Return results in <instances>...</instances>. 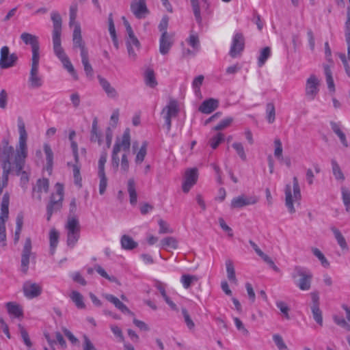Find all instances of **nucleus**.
<instances>
[{
	"mask_svg": "<svg viewBox=\"0 0 350 350\" xmlns=\"http://www.w3.org/2000/svg\"><path fill=\"white\" fill-rule=\"evenodd\" d=\"M18 128L19 133L18 143L16 148V152L14 153L12 166H14L16 174H21V183L26 184L29 178L27 174L23 171L25 166V159L27 157V133L25 129V123L21 118L18 119Z\"/></svg>",
	"mask_w": 350,
	"mask_h": 350,
	"instance_id": "obj_1",
	"label": "nucleus"
},
{
	"mask_svg": "<svg viewBox=\"0 0 350 350\" xmlns=\"http://www.w3.org/2000/svg\"><path fill=\"white\" fill-rule=\"evenodd\" d=\"M14 153V149L9 145L7 139L2 141V146L0 147V163L3 169L2 183L3 188L8 185V176L12 169V159Z\"/></svg>",
	"mask_w": 350,
	"mask_h": 350,
	"instance_id": "obj_2",
	"label": "nucleus"
},
{
	"mask_svg": "<svg viewBox=\"0 0 350 350\" xmlns=\"http://www.w3.org/2000/svg\"><path fill=\"white\" fill-rule=\"evenodd\" d=\"M14 153V149L9 145L7 139L2 141V146L0 147V163L3 169L2 183L3 188L8 185V176L12 169V159Z\"/></svg>",
	"mask_w": 350,
	"mask_h": 350,
	"instance_id": "obj_3",
	"label": "nucleus"
},
{
	"mask_svg": "<svg viewBox=\"0 0 350 350\" xmlns=\"http://www.w3.org/2000/svg\"><path fill=\"white\" fill-rule=\"evenodd\" d=\"M284 193L285 205L290 213H294L295 212L294 203H299L301 198L300 187L296 176L293 178V187L289 184L286 185Z\"/></svg>",
	"mask_w": 350,
	"mask_h": 350,
	"instance_id": "obj_4",
	"label": "nucleus"
},
{
	"mask_svg": "<svg viewBox=\"0 0 350 350\" xmlns=\"http://www.w3.org/2000/svg\"><path fill=\"white\" fill-rule=\"evenodd\" d=\"M295 284L301 291H308L311 287L312 273L306 268L295 266L291 273Z\"/></svg>",
	"mask_w": 350,
	"mask_h": 350,
	"instance_id": "obj_5",
	"label": "nucleus"
},
{
	"mask_svg": "<svg viewBox=\"0 0 350 350\" xmlns=\"http://www.w3.org/2000/svg\"><path fill=\"white\" fill-rule=\"evenodd\" d=\"M131 146V137L130 131L126 129L122 137V139H118L113 146L111 154V165L112 167L116 171L120 165V158L118 154L121 149L124 151L129 150Z\"/></svg>",
	"mask_w": 350,
	"mask_h": 350,
	"instance_id": "obj_6",
	"label": "nucleus"
},
{
	"mask_svg": "<svg viewBox=\"0 0 350 350\" xmlns=\"http://www.w3.org/2000/svg\"><path fill=\"white\" fill-rule=\"evenodd\" d=\"M53 51L55 55L61 61L65 69L75 79H77V74L70 62L69 58L66 55L64 49L62 47L61 36L52 37Z\"/></svg>",
	"mask_w": 350,
	"mask_h": 350,
	"instance_id": "obj_7",
	"label": "nucleus"
},
{
	"mask_svg": "<svg viewBox=\"0 0 350 350\" xmlns=\"http://www.w3.org/2000/svg\"><path fill=\"white\" fill-rule=\"evenodd\" d=\"M9 204L10 195L8 193H5L1 202L0 245L1 247H5L7 245L5 222L9 217Z\"/></svg>",
	"mask_w": 350,
	"mask_h": 350,
	"instance_id": "obj_8",
	"label": "nucleus"
},
{
	"mask_svg": "<svg viewBox=\"0 0 350 350\" xmlns=\"http://www.w3.org/2000/svg\"><path fill=\"white\" fill-rule=\"evenodd\" d=\"M55 187L56 192L55 193H53L51 195L50 202L46 206L47 221L51 219L53 213L60 210L62 206V201L64 198V186L62 184L57 183Z\"/></svg>",
	"mask_w": 350,
	"mask_h": 350,
	"instance_id": "obj_9",
	"label": "nucleus"
},
{
	"mask_svg": "<svg viewBox=\"0 0 350 350\" xmlns=\"http://www.w3.org/2000/svg\"><path fill=\"white\" fill-rule=\"evenodd\" d=\"M67 230V244L73 247L80 236V226L76 216H68L66 225Z\"/></svg>",
	"mask_w": 350,
	"mask_h": 350,
	"instance_id": "obj_10",
	"label": "nucleus"
},
{
	"mask_svg": "<svg viewBox=\"0 0 350 350\" xmlns=\"http://www.w3.org/2000/svg\"><path fill=\"white\" fill-rule=\"evenodd\" d=\"M179 111L178 103L175 100H171L168 104L163 109L162 115L165 120V124L167 132H170L172 126V118H175Z\"/></svg>",
	"mask_w": 350,
	"mask_h": 350,
	"instance_id": "obj_11",
	"label": "nucleus"
},
{
	"mask_svg": "<svg viewBox=\"0 0 350 350\" xmlns=\"http://www.w3.org/2000/svg\"><path fill=\"white\" fill-rule=\"evenodd\" d=\"M39 62L40 59H31L29 77V83L31 88H39L43 85L42 77L39 75Z\"/></svg>",
	"mask_w": 350,
	"mask_h": 350,
	"instance_id": "obj_12",
	"label": "nucleus"
},
{
	"mask_svg": "<svg viewBox=\"0 0 350 350\" xmlns=\"http://www.w3.org/2000/svg\"><path fill=\"white\" fill-rule=\"evenodd\" d=\"M22 41L30 45L32 52L31 59H40V44L38 37L29 33L24 32L20 36Z\"/></svg>",
	"mask_w": 350,
	"mask_h": 350,
	"instance_id": "obj_13",
	"label": "nucleus"
},
{
	"mask_svg": "<svg viewBox=\"0 0 350 350\" xmlns=\"http://www.w3.org/2000/svg\"><path fill=\"white\" fill-rule=\"evenodd\" d=\"M18 60L16 53L10 54L9 47L4 46L0 51V68L7 69L13 67Z\"/></svg>",
	"mask_w": 350,
	"mask_h": 350,
	"instance_id": "obj_14",
	"label": "nucleus"
},
{
	"mask_svg": "<svg viewBox=\"0 0 350 350\" xmlns=\"http://www.w3.org/2000/svg\"><path fill=\"white\" fill-rule=\"evenodd\" d=\"M131 11L138 19L145 18L150 12L146 0H133L131 3Z\"/></svg>",
	"mask_w": 350,
	"mask_h": 350,
	"instance_id": "obj_15",
	"label": "nucleus"
},
{
	"mask_svg": "<svg viewBox=\"0 0 350 350\" xmlns=\"http://www.w3.org/2000/svg\"><path fill=\"white\" fill-rule=\"evenodd\" d=\"M244 38L241 33L237 32L234 33L232 44L230 46L229 54L232 57H236L244 49Z\"/></svg>",
	"mask_w": 350,
	"mask_h": 350,
	"instance_id": "obj_16",
	"label": "nucleus"
},
{
	"mask_svg": "<svg viewBox=\"0 0 350 350\" xmlns=\"http://www.w3.org/2000/svg\"><path fill=\"white\" fill-rule=\"evenodd\" d=\"M126 46L129 59L135 61L141 46L139 40L135 36L127 37Z\"/></svg>",
	"mask_w": 350,
	"mask_h": 350,
	"instance_id": "obj_17",
	"label": "nucleus"
},
{
	"mask_svg": "<svg viewBox=\"0 0 350 350\" xmlns=\"http://www.w3.org/2000/svg\"><path fill=\"white\" fill-rule=\"evenodd\" d=\"M258 200V198L254 196H247L243 194L234 198L231 201L230 206L232 208H241L245 206L254 204Z\"/></svg>",
	"mask_w": 350,
	"mask_h": 350,
	"instance_id": "obj_18",
	"label": "nucleus"
},
{
	"mask_svg": "<svg viewBox=\"0 0 350 350\" xmlns=\"http://www.w3.org/2000/svg\"><path fill=\"white\" fill-rule=\"evenodd\" d=\"M319 80L314 75H311L306 81V95L310 100H313L318 94Z\"/></svg>",
	"mask_w": 350,
	"mask_h": 350,
	"instance_id": "obj_19",
	"label": "nucleus"
},
{
	"mask_svg": "<svg viewBox=\"0 0 350 350\" xmlns=\"http://www.w3.org/2000/svg\"><path fill=\"white\" fill-rule=\"evenodd\" d=\"M23 293L26 297L28 299H33L38 297L42 293V287L36 283H33L31 281H27L24 283Z\"/></svg>",
	"mask_w": 350,
	"mask_h": 350,
	"instance_id": "obj_20",
	"label": "nucleus"
},
{
	"mask_svg": "<svg viewBox=\"0 0 350 350\" xmlns=\"http://www.w3.org/2000/svg\"><path fill=\"white\" fill-rule=\"evenodd\" d=\"M73 46L74 48L79 47L81 50V56H83V54H88V49L85 46V43L83 42L81 37V26L79 23H76L74 30H73Z\"/></svg>",
	"mask_w": 350,
	"mask_h": 350,
	"instance_id": "obj_21",
	"label": "nucleus"
},
{
	"mask_svg": "<svg viewBox=\"0 0 350 350\" xmlns=\"http://www.w3.org/2000/svg\"><path fill=\"white\" fill-rule=\"evenodd\" d=\"M198 179V171L196 169H189L185 172V180L183 184V191L185 193L189 192L194 185Z\"/></svg>",
	"mask_w": 350,
	"mask_h": 350,
	"instance_id": "obj_22",
	"label": "nucleus"
},
{
	"mask_svg": "<svg viewBox=\"0 0 350 350\" xmlns=\"http://www.w3.org/2000/svg\"><path fill=\"white\" fill-rule=\"evenodd\" d=\"M97 79L98 80L100 85L107 94V97L110 98H118V93L117 90L111 85L108 80H107L105 78L103 77L100 75H98Z\"/></svg>",
	"mask_w": 350,
	"mask_h": 350,
	"instance_id": "obj_23",
	"label": "nucleus"
},
{
	"mask_svg": "<svg viewBox=\"0 0 350 350\" xmlns=\"http://www.w3.org/2000/svg\"><path fill=\"white\" fill-rule=\"evenodd\" d=\"M173 43V36L172 34L161 35L159 40V52L162 55L167 54Z\"/></svg>",
	"mask_w": 350,
	"mask_h": 350,
	"instance_id": "obj_24",
	"label": "nucleus"
},
{
	"mask_svg": "<svg viewBox=\"0 0 350 350\" xmlns=\"http://www.w3.org/2000/svg\"><path fill=\"white\" fill-rule=\"evenodd\" d=\"M103 297L109 302L113 304L115 307L124 314L133 315V313L129 309V308L123 304L118 297L111 294H105Z\"/></svg>",
	"mask_w": 350,
	"mask_h": 350,
	"instance_id": "obj_25",
	"label": "nucleus"
},
{
	"mask_svg": "<svg viewBox=\"0 0 350 350\" xmlns=\"http://www.w3.org/2000/svg\"><path fill=\"white\" fill-rule=\"evenodd\" d=\"M49 187V182L47 178L38 179L36 186L33 188V196L37 194L38 200H41V193L42 192L47 193Z\"/></svg>",
	"mask_w": 350,
	"mask_h": 350,
	"instance_id": "obj_26",
	"label": "nucleus"
},
{
	"mask_svg": "<svg viewBox=\"0 0 350 350\" xmlns=\"http://www.w3.org/2000/svg\"><path fill=\"white\" fill-rule=\"evenodd\" d=\"M51 20L53 21V33L52 37L61 36L62 34V18L57 12H52L51 14Z\"/></svg>",
	"mask_w": 350,
	"mask_h": 350,
	"instance_id": "obj_27",
	"label": "nucleus"
},
{
	"mask_svg": "<svg viewBox=\"0 0 350 350\" xmlns=\"http://www.w3.org/2000/svg\"><path fill=\"white\" fill-rule=\"evenodd\" d=\"M218 101L214 98H209L202 102L199 107V111L203 113L209 114L218 107Z\"/></svg>",
	"mask_w": 350,
	"mask_h": 350,
	"instance_id": "obj_28",
	"label": "nucleus"
},
{
	"mask_svg": "<svg viewBox=\"0 0 350 350\" xmlns=\"http://www.w3.org/2000/svg\"><path fill=\"white\" fill-rule=\"evenodd\" d=\"M127 191L129 195V200L131 205L135 206L137 202L136 184L133 178H130L127 181Z\"/></svg>",
	"mask_w": 350,
	"mask_h": 350,
	"instance_id": "obj_29",
	"label": "nucleus"
},
{
	"mask_svg": "<svg viewBox=\"0 0 350 350\" xmlns=\"http://www.w3.org/2000/svg\"><path fill=\"white\" fill-rule=\"evenodd\" d=\"M157 288L159 291L161 296L167 303V304L170 307V308L176 312L178 311V308L177 306L171 300V299L167 295L165 287L161 282H157L156 284Z\"/></svg>",
	"mask_w": 350,
	"mask_h": 350,
	"instance_id": "obj_30",
	"label": "nucleus"
},
{
	"mask_svg": "<svg viewBox=\"0 0 350 350\" xmlns=\"http://www.w3.org/2000/svg\"><path fill=\"white\" fill-rule=\"evenodd\" d=\"M43 148L44 152L46 155V170L51 173L52 171L53 164V152L49 144H44Z\"/></svg>",
	"mask_w": 350,
	"mask_h": 350,
	"instance_id": "obj_31",
	"label": "nucleus"
},
{
	"mask_svg": "<svg viewBox=\"0 0 350 350\" xmlns=\"http://www.w3.org/2000/svg\"><path fill=\"white\" fill-rule=\"evenodd\" d=\"M324 74L325 76L326 83L329 90L332 92H335V84L332 77V72L330 67L327 64L323 65Z\"/></svg>",
	"mask_w": 350,
	"mask_h": 350,
	"instance_id": "obj_32",
	"label": "nucleus"
},
{
	"mask_svg": "<svg viewBox=\"0 0 350 350\" xmlns=\"http://www.w3.org/2000/svg\"><path fill=\"white\" fill-rule=\"evenodd\" d=\"M120 243L122 247L126 250H133L138 245L137 242H135L131 237L126 234L121 237Z\"/></svg>",
	"mask_w": 350,
	"mask_h": 350,
	"instance_id": "obj_33",
	"label": "nucleus"
},
{
	"mask_svg": "<svg viewBox=\"0 0 350 350\" xmlns=\"http://www.w3.org/2000/svg\"><path fill=\"white\" fill-rule=\"evenodd\" d=\"M331 164L332 173L335 179L338 181L343 182L345 177L337 161L335 159H332L331 161Z\"/></svg>",
	"mask_w": 350,
	"mask_h": 350,
	"instance_id": "obj_34",
	"label": "nucleus"
},
{
	"mask_svg": "<svg viewBox=\"0 0 350 350\" xmlns=\"http://www.w3.org/2000/svg\"><path fill=\"white\" fill-rule=\"evenodd\" d=\"M59 237V232L55 228H52L49 232L50 251L51 254L55 253L58 244Z\"/></svg>",
	"mask_w": 350,
	"mask_h": 350,
	"instance_id": "obj_35",
	"label": "nucleus"
},
{
	"mask_svg": "<svg viewBox=\"0 0 350 350\" xmlns=\"http://www.w3.org/2000/svg\"><path fill=\"white\" fill-rule=\"evenodd\" d=\"M70 298L75 304L76 307L79 309H83L85 308V303L83 301V295L77 291H72L70 295Z\"/></svg>",
	"mask_w": 350,
	"mask_h": 350,
	"instance_id": "obj_36",
	"label": "nucleus"
},
{
	"mask_svg": "<svg viewBox=\"0 0 350 350\" xmlns=\"http://www.w3.org/2000/svg\"><path fill=\"white\" fill-rule=\"evenodd\" d=\"M198 280L199 278L196 275L183 274L180 278V282L185 288L188 289L191 285L196 283Z\"/></svg>",
	"mask_w": 350,
	"mask_h": 350,
	"instance_id": "obj_37",
	"label": "nucleus"
},
{
	"mask_svg": "<svg viewBox=\"0 0 350 350\" xmlns=\"http://www.w3.org/2000/svg\"><path fill=\"white\" fill-rule=\"evenodd\" d=\"M6 308L8 313L14 317L18 318L23 315L22 308L16 303L8 302L6 304Z\"/></svg>",
	"mask_w": 350,
	"mask_h": 350,
	"instance_id": "obj_38",
	"label": "nucleus"
},
{
	"mask_svg": "<svg viewBox=\"0 0 350 350\" xmlns=\"http://www.w3.org/2000/svg\"><path fill=\"white\" fill-rule=\"evenodd\" d=\"M90 140L93 142H97L99 145L101 144V135L98 131L97 120L96 118L93 120L92 122Z\"/></svg>",
	"mask_w": 350,
	"mask_h": 350,
	"instance_id": "obj_39",
	"label": "nucleus"
},
{
	"mask_svg": "<svg viewBox=\"0 0 350 350\" xmlns=\"http://www.w3.org/2000/svg\"><path fill=\"white\" fill-rule=\"evenodd\" d=\"M77 11H78V3L76 1H73L69 8V16H70V22L69 25L70 26H72L74 25L75 26V24L77 23L75 22V20L77 16Z\"/></svg>",
	"mask_w": 350,
	"mask_h": 350,
	"instance_id": "obj_40",
	"label": "nucleus"
},
{
	"mask_svg": "<svg viewBox=\"0 0 350 350\" xmlns=\"http://www.w3.org/2000/svg\"><path fill=\"white\" fill-rule=\"evenodd\" d=\"M161 247L164 249H167L168 247L176 249L178 247V242L175 238L169 237L161 240Z\"/></svg>",
	"mask_w": 350,
	"mask_h": 350,
	"instance_id": "obj_41",
	"label": "nucleus"
},
{
	"mask_svg": "<svg viewBox=\"0 0 350 350\" xmlns=\"http://www.w3.org/2000/svg\"><path fill=\"white\" fill-rule=\"evenodd\" d=\"M271 56V49L269 47L267 46L263 48L260 53V55L258 59V65L259 67H262L268 59V58Z\"/></svg>",
	"mask_w": 350,
	"mask_h": 350,
	"instance_id": "obj_42",
	"label": "nucleus"
},
{
	"mask_svg": "<svg viewBox=\"0 0 350 350\" xmlns=\"http://www.w3.org/2000/svg\"><path fill=\"white\" fill-rule=\"evenodd\" d=\"M226 272H227V276L230 281L232 282H236V276H235V271L233 265V262L230 259H228L226 261Z\"/></svg>",
	"mask_w": 350,
	"mask_h": 350,
	"instance_id": "obj_43",
	"label": "nucleus"
},
{
	"mask_svg": "<svg viewBox=\"0 0 350 350\" xmlns=\"http://www.w3.org/2000/svg\"><path fill=\"white\" fill-rule=\"evenodd\" d=\"M342 199L347 212H350V190L345 187H341Z\"/></svg>",
	"mask_w": 350,
	"mask_h": 350,
	"instance_id": "obj_44",
	"label": "nucleus"
},
{
	"mask_svg": "<svg viewBox=\"0 0 350 350\" xmlns=\"http://www.w3.org/2000/svg\"><path fill=\"white\" fill-rule=\"evenodd\" d=\"M181 312L183 317L184 319V322L185 323L187 328L189 330H193L195 328V323L191 319L188 310L185 308H183L181 309Z\"/></svg>",
	"mask_w": 350,
	"mask_h": 350,
	"instance_id": "obj_45",
	"label": "nucleus"
},
{
	"mask_svg": "<svg viewBox=\"0 0 350 350\" xmlns=\"http://www.w3.org/2000/svg\"><path fill=\"white\" fill-rule=\"evenodd\" d=\"M145 81L146 84L151 88H154L157 85V83L152 70L148 69L146 71Z\"/></svg>",
	"mask_w": 350,
	"mask_h": 350,
	"instance_id": "obj_46",
	"label": "nucleus"
},
{
	"mask_svg": "<svg viewBox=\"0 0 350 350\" xmlns=\"http://www.w3.org/2000/svg\"><path fill=\"white\" fill-rule=\"evenodd\" d=\"M332 232L334 234V237L337 241L338 244L340 246V247L342 249H347L348 247H347L346 240H345V237L342 236V234H341V232H340V230L335 228H333Z\"/></svg>",
	"mask_w": 350,
	"mask_h": 350,
	"instance_id": "obj_47",
	"label": "nucleus"
},
{
	"mask_svg": "<svg viewBox=\"0 0 350 350\" xmlns=\"http://www.w3.org/2000/svg\"><path fill=\"white\" fill-rule=\"evenodd\" d=\"M267 120L269 123H273L275 118V106L272 103H269L266 106Z\"/></svg>",
	"mask_w": 350,
	"mask_h": 350,
	"instance_id": "obj_48",
	"label": "nucleus"
},
{
	"mask_svg": "<svg viewBox=\"0 0 350 350\" xmlns=\"http://www.w3.org/2000/svg\"><path fill=\"white\" fill-rule=\"evenodd\" d=\"M311 311L312 313L314 320L317 322V323L321 326L323 325V317L322 312L320 310L319 306H312Z\"/></svg>",
	"mask_w": 350,
	"mask_h": 350,
	"instance_id": "obj_49",
	"label": "nucleus"
},
{
	"mask_svg": "<svg viewBox=\"0 0 350 350\" xmlns=\"http://www.w3.org/2000/svg\"><path fill=\"white\" fill-rule=\"evenodd\" d=\"M313 254L320 260L323 267L327 268L329 267V262L325 257L323 254L318 248H312Z\"/></svg>",
	"mask_w": 350,
	"mask_h": 350,
	"instance_id": "obj_50",
	"label": "nucleus"
},
{
	"mask_svg": "<svg viewBox=\"0 0 350 350\" xmlns=\"http://www.w3.org/2000/svg\"><path fill=\"white\" fill-rule=\"evenodd\" d=\"M19 332L21 336V338L25 343V345L30 348L32 346V342L29 338V334L25 329V328L21 324L18 325Z\"/></svg>",
	"mask_w": 350,
	"mask_h": 350,
	"instance_id": "obj_51",
	"label": "nucleus"
},
{
	"mask_svg": "<svg viewBox=\"0 0 350 350\" xmlns=\"http://www.w3.org/2000/svg\"><path fill=\"white\" fill-rule=\"evenodd\" d=\"M224 140V135L221 133H217L209 140V144L213 149H215Z\"/></svg>",
	"mask_w": 350,
	"mask_h": 350,
	"instance_id": "obj_52",
	"label": "nucleus"
},
{
	"mask_svg": "<svg viewBox=\"0 0 350 350\" xmlns=\"http://www.w3.org/2000/svg\"><path fill=\"white\" fill-rule=\"evenodd\" d=\"M187 42L193 49L195 52L199 51L200 44L198 36L197 35L191 34L187 39Z\"/></svg>",
	"mask_w": 350,
	"mask_h": 350,
	"instance_id": "obj_53",
	"label": "nucleus"
},
{
	"mask_svg": "<svg viewBox=\"0 0 350 350\" xmlns=\"http://www.w3.org/2000/svg\"><path fill=\"white\" fill-rule=\"evenodd\" d=\"M232 147L235 150L237 154L243 161H246L247 156L245 152L243 146L240 142H234L232 144Z\"/></svg>",
	"mask_w": 350,
	"mask_h": 350,
	"instance_id": "obj_54",
	"label": "nucleus"
},
{
	"mask_svg": "<svg viewBox=\"0 0 350 350\" xmlns=\"http://www.w3.org/2000/svg\"><path fill=\"white\" fill-rule=\"evenodd\" d=\"M81 57V62L84 67V70L88 76H92L93 73V69L89 62L88 54H83Z\"/></svg>",
	"mask_w": 350,
	"mask_h": 350,
	"instance_id": "obj_55",
	"label": "nucleus"
},
{
	"mask_svg": "<svg viewBox=\"0 0 350 350\" xmlns=\"http://www.w3.org/2000/svg\"><path fill=\"white\" fill-rule=\"evenodd\" d=\"M99 182V193L103 195L106 191L107 187V178L105 173H98Z\"/></svg>",
	"mask_w": 350,
	"mask_h": 350,
	"instance_id": "obj_56",
	"label": "nucleus"
},
{
	"mask_svg": "<svg viewBox=\"0 0 350 350\" xmlns=\"http://www.w3.org/2000/svg\"><path fill=\"white\" fill-rule=\"evenodd\" d=\"M72 172L75 183L81 187V177L80 174V166L78 165V163L75 162V163L72 165Z\"/></svg>",
	"mask_w": 350,
	"mask_h": 350,
	"instance_id": "obj_57",
	"label": "nucleus"
},
{
	"mask_svg": "<svg viewBox=\"0 0 350 350\" xmlns=\"http://www.w3.org/2000/svg\"><path fill=\"white\" fill-rule=\"evenodd\" d=\"M32 249V243L31 240L29 237L26 238L25 242L23 246V249L22 251V256H33V254L31 252Z\"/></svg>",
	"mask_w": 350,
	"mask_h": 350,
	"instance_id": "obj_58",
	"label": "nucleus"
},
{
	"mask_svg": "<svg viewBox=\"0 0 350 350\" xmlns=\"http://www.w3.org/2000/svg\"><path fill=\"white\" fill-rule=\"evenodd\" d=\"M273 342H275V345L277 346L278 350H286L287 349V346L285 344V342H284V340L280 335H279L278 334H273Z\"/></svg>",
	"mask_w": 350,
	"mask_h": 350,
	"instance_id": "obj_59",
	"label": "nucleus"
},
{
	"mask_svg": "<svg viewBox=\"0 0 350 350\" xmlns=\"http://www.w3.org/2000/svg\"><path fill=\"white\" fill-rule=\"evenodd\" d=\"M274 155L278 159H282V145L280 139L277 138L274 140Z\"/></svg>",
	"mask_w": 350,
	"mask_h": 350,
	"instance_id": "obj_60",
	"label": "nucleus"
},
{
	"mask_svg": "<svg viewBox=\"0 0 350 350\" xmlns=\"http://www.w3.org/2000/svg\"><path fill=\"white\" fill-rule=\"evenodd\" d=\"M233 121V119L232 118H224L222 120H221L219 122V124H217L214 128L213 129L215 131H220V130H223L226 128H227L228 126H229L230 125V124Z\"/></svg>",
	"mask_w": 350,
	"mask_h": 350,
	"instance_id": "obj_61",
	"label": "nucleus"
},
{
	"mask_svg": "<svg viewBox=\"0 0 350 350\" xmlns=\"http://www.w3.org/2000/svg\"><path fill=\"white\" fill-rule=\"evenodd\" d=\"M276 306L278 308L280 309V310L284 314V316L285 317V318L286 319H290V317L288 314V312H289L290 309L285 302H284L282 301H276Z\"/></svg>",
	"mask_w": 350,
	"mask_h": 350,
	"instance_id": "obj_62",
	"label": "nucleus"
},
{
	"mask_svg": "<svg viewBox=\"0 0 350 350\" xmlns=\"http://www.w3.org/2000/svg\"><path fill=\"white\" fill-rule=\"evenodd\" d=\"M169 18L167 16H164L161 20L158 28L161 32V35L169 34L167 31L168 27Z\"/></svg>",
	"mask_w": 350,
	"mask_h": 350,
	"instance_id": "obj_63",
	"label": "nucleus"
},
{
	"mask_svg": "<svg viewBox=\"0 0 350 350\" xmlns=\"http://www.w3.org/2000/svg\"><path fill=\"white\" fill-rule=\"evenodd\" d=\"M333 319L335 323H336L338 325L346 329L348 331H350V325L347 323L342 317L335 315L334 316Z\"/></svg>",
	"mask_w": 350,
	"mask_h": 350,
	"instance_id": "obj_64",
	"label": "nucleus"
}]
</instances>
